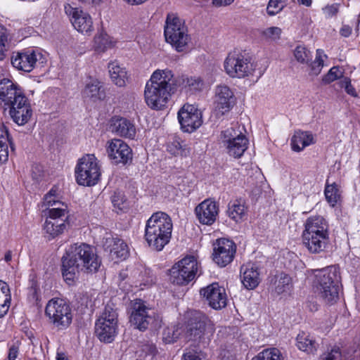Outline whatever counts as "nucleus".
<instances>
[{
  "label": "nucleus",
  "mask_w": 360,
  "mask_h": 360,
  "mask_svg": "<svg viewBox=\"0 0 360 360\" xmlns=\"http://www.w3.org/2000/svg\"><path fill=\"white\" fill-rule=\"evenodd\" d=\"M155 313L146 302L135 300L132 302L130 323L139 330H146L155 319Z\"/></svg>",
  "instance_id": "dca6fc26"
},
{
  "label": "nucleus",
  "mask_w": 360,
  "mask_h": 360,
  "mask_svg": "<svg viewBox=\"0 0 360 360\" xmlns=\"http://www.w3.org/2000/svg\"><path fill=\"white\" fill-rule=\"evenodd\" d=\"M124 1L131 6H139V5H141L144 3H146L148 0H124Z\"/></svg>",
  "instance_id": "680f3d73"
},
{
  "label": "nucleus",
  "mask_w": 360,
  "mask_h": 360,
  "mask_svg": "<svg viewBox=\"0 0 360 360\" xmlns=\"http://www.w3.org/2000/svg\"><path fill=\"white\" fill-rule=\"evenodd\" d=\"M195 213L200 223L212 225L218 216L219 206L214 200L206 199L195 207Z\"/></svg>",
  "instance_id": "5701e85b"
},
{
  "label": "nucleus",
  "mask_w": 360,
  "mask_h": 360,
  "mask_svg": "<svg viewBox=\"0 0 360 360\" xmlns=\"http://www.w3.org/2000/svg\"><path fill=\"white\" fill-rule=\"evenodd\" d=\"M297 2L300 4L305 6L307 7H309L311 5L312 0H297Z\"/></svg>",
  "instance_id": "338daca9"
},
{
  "label": "nucleus",
  "mask_w": 360,
  "mask_h": 360,
  "mask_svg": "<svg viewBox=\"0 0 360 360\" xmlns=\"http://www.w3.org/2000/svg\"><path fill=\"white\" fill-rule=\"evenodd\" d=\"M172 229V221L167 214L162 212H155L146 222L145 239L150 247L161 251L169 242Z\"/></svg>",
  "instance_id": "20e7f679"
},
{
  "label": "nucleus",
  "mask_w": 360,
  "mask_h": 360,
  "mask_svg": "<svg viewBox=\"0 0 360 360\" xmlns=\"http://www.w3.org/2000/svg\"><path fill=\"white\" fill-rule=\"evenodd\" d=\"M199 271V264L193 256H187L176 263L169 271V281L184 285L193 281Z\"/></svg>",
  "instance_id": "9b49d317"
},
{
  "label": "nucleus",
  "mask_w": 360,
  "mask_h": 360,
  "mask_svg": "<svg viewBox=\"0 0 360 360\" xmlns=\"http://www.w3.org/2000/svg\"><path fill=\"white\" fill-rule=\"evenodd\" d=\"M79 2L88 5H98L102 0H78Z\"/></svg>",
  "instance_id": "e2e57ef3"
},
{
  "label": "nucleus",
  "mask_w": 360,
  "mask_h": 360,
  "mask_svg": "<svg viewBox=\"0 0 360 360\" xmlns=\"http://www.w3.org/2000/svg\"><path fill=\"white\" fill-rule=\"evenodd\" d=\"M178 119L182 129L193 132L202 123L201 112L193 105L185 104L178 112Z\"/></svg>",
  "instance_id": "6ab92c4d"
},
{
  "label": "nucleus",
  "mask_w": 360,
  "mask_h": 360,
  "mask_svg": "<svg viewBox=\"0 0 360 360\" xmlns=\"http://www.w3.org/2000/svg\"><path fill=\"white\" fill-rule=\"evenodd\" d=\"M296 345L300 350L309 354H314L319 347L315 339L309 334L304 332L297 335Z\"/></svg>",
  "instance_id": "c9c22d12"
},
{
  "label": "nucleus",
  "mask_w": 360,
  "mask_h": 360,
  "mask_svg": "<svg viewBox=\"0 0 360 360\" xmlns=\"http://www.w3.org/2000/svg\"><path fill=\"white\" fill-rule=\"evenodd\" d=\"M45 314L49 321L58 329L67 328L72 320L70 305L62 299H51L46 306Z\"/></svg>",
  "instance_id": "f8f14e48"
},
{
  "label": "nucleus",
  "mask_w": 360,
  "mask_h": 360,
  "mask_svg": "<svg viewBox=\"0 0 360 360\" xmlns=\"http://www.w3.org/2000/svg\"><path fill=\"white\" fill-rule=\"evenodd\" d=\"M9 146L11 149L13 148L8 129L0 121V162H5L8 160Z\"/></svg>",
  "instance_id": "4c0bfd02"
},
{
  "label": "nucleus",
  "mask_w": 360,
  "mask_h": 360,
  "mask_svg": "<svg viewBox=\"0 0 360 360\" xmlns=\"http://www.w3.org/2000/svg\"><path fill=\"white\" fill-rule=\"evenodd\" d=\"M111 200L114 207H117L120 210L127 207V198L121 191H115L111 197Z\"/></svg>",
  "instance_id": "09e8293b"
},
{
  "label": "nucleus",
  "mask_w": 360,
  "mask_h": 360,
  "mask_svg": "<svg viewBox=\"0 0 360 360\" xmlns=\"http://www.w3.org/2000/svg\"><path fill=\"white\" fill-rule=\"evenodd\" d=\"M341 86L344 87L346 92L353 96L356 97L357 94L355 88L352 85L350 79L345 77L342 82H341Z\"/></svg>",
  "instance_id": "4d7b16f0"
},
{
  "label": "nucleus",
  "mask_w": 360,
  "mask_h": 360,
  "mask_svg": "<svg viewBox=\"0 0 360 360\" xmlns=\"http://www.w3.org/2000/svg\"><path fill=\"white\" fill-rule=\"evenodd\" d=\"M185 331V327L180 323L167 326L162 332V340L167 344L173 343L176 341L181 335L184 337Z\"/></svg>",
  "instance_id": "58836bf2"
},
{
  "label": "nucleus",
  "mask_w": 360,
  "mask_h": 360,
  "mask_svg": "<svg viewBox=\"0 0 360 360\" xmlns=\"http://www.w3.org/2000/svg\"><path fill=\"white\" fill-rule=\"evenodd\" d=\"M165 37L167 43L178 52L188 48L191 37L184 22L174 14H169L165 26Z\"/></svg>",
  "instance_id": "6e6552de"
},
{
  "label": "nucleus",
  "mask_w": 360,
  "mask_h": 360,
  "mask_svg": "<svg viewBox=\"0 0 360 360\" xmlns=\"http://www.w3.org/2000/svg\"><path fill=\"white\" fill-rule=\"evenodd\" d=\"M108 72L113 84L119 87L126 86L128 81L125 68L121 66L117 61H112L108 64Z\"/></svg>",
  "instance_id": "473e14b6"
},
{
  "label": "nucleus",
  "mask_w": 360,
  "mask_h": 360,
  "mask_svg": "<svg viewBox=\"0 0 360 360\" xmlns=\"http://www.w3.org/2000/svg\"><path fill=\"white\" fill-rule=\"evenodd\" d=\"M343 76V72L340 67L334 66L330 69L326 75L322 79L323 82L326 84H330Z\"/></svg>",
  "instance_id": "de8ad7c7"
},
{
  "label": "nucleus",
  "mask_w": 360,
  "mask_h": 360,
  "mask_svg": "<svg viewBox=\"0 0 360 360\" xmlns=\"http://www.w3.org/2000/svg\"><path fill=\"white\" fill-rule=\"evenodd\" d=\"M43 205L46 207L47 213L52 210H65L68 211V205L60 200V193L56 187H53L44 197Z\"/></svg>",
  "instance_id": "2f4dec72"
},
{
  "label": "nucleus",
  "mask_w": 360,
  "mask_h": 360,
  "mask_svg": "<svg viewBox=\"0 0 360 360\" xmlns=\"http://www.w3.org/2000/svg\"><path fill=\"white\" fill-rule=\"evenodd\" d=\"M110 130L117 136L134 139L136 134L135 125L126 118L113 117L110 120Z\"/></svg>",
  "instance_id": "a878e982"
},
{
  "label": "nucleus",
  "mask_w": 360,
  "mask_h": 360,
  "mask_svg": "<svg viewBox=\"0 0 360 360\" xmlns=\"http://www.w3.org/2000/svg\"><path fill=\"white\" fill-rule=\"evenodd\" d=\"M64 11L73 27L79 32L90 35L94 30L91 15L82 9L74 7L69 3L64 4Z\"/></svg>",
  "instance_id": "2eb2a0df"
},
{
  "label": "nucleus",
  "mask_w": 360,
  "mask_h": 360,
  "mask_svg": "<svg viewBox=\"0 0 360 360\" xmlns=\"http://www.w3.org/2000/svg\"><path fill=\"white\" fill-rule=\"evenodd\" d=\"M340 6V4L337 3L328 4L322 8V11L325 16L329 18L335 16L338 14Z\"/></svg>",
  "instance_id": "6e6d98bb"
},
{
  "label": "nucleus",
  "mask_w": 360,
  "mask_h": 360,
  "mask_svg": "<svg viewBox=\"0 0 360 360\" xmlns=\"http://www.w3.org/2000/svg\"><path fill=\"white\" fill-rule=\"evenodd\" d=\"M106 152L109 159L115 165H126L131 161L133 157L131 148L119 139H112L107 142Z\"/></svg>",
  "instance_id": "f3484780"
},
{
  "label": "nucleus",
  "mask_w": 360,
  "mask_h": 360,
  "mask_svg": "<svg viewBox=\"0 0 360 360\" xmlns=\"http://www.w3.org/2000/svg\"><path fill=\"white\" fill-rule=\"evenodd\" d=\"M326 56L323 51L318 49L316 51V58L314 61H310L307 65H309L308 73L309 75L314 77L318 76L323 67V57Z\"/></svg>",
  "instance_id": "a19ab883"
},
{
  "label": "nucleus",
  "mask_w": 360,
  "mask_h": 360,
  "mask_svg": "<svg viewBox=\"0 0 360 360\" xmlns=\"http://www.w3.org/2000/svg\"><path fill=\"white\" fill-rule=\"evenodd\" d=\"M248 207L242 198L231 200L228 204L226 214L236 223L243 221L246 217Z\"/></svg>",
  "instance_id": "c756f323"
},
{
  "label": "nucleus",
  "mask_w": 360,
  "mask_h": 360,
  "mask_svg": "<svg viewBox=\"0 0 360 360\" xmlns=\"http://www.w3.org/2000/svg\"><path fill=\"white\" fill-rule=\"evenodd\" d=\"M117 317L115 309L105 306L95 323V335L101 342L110 343L114 340L117 333Z\"/></svg>",
  "instance_id": "9d476101"
},
{
  "label": "nucleus",
  "mask_w": 360,
  "mask_h": 360,
  "mask_svg": "<svg viewBox=\"0 0 360 360\" xmlns=\"http://www.w3.org/2000/svg\"><path fill=\"white\" fill-rule=\"evenodd\" d=\"M296 60L302 64H308L312 59V53L305 46H297L294 51Z\"/></svg>",
  "instance_id": "37998d69"
},
{
  "label": "nucleus",
  "mask_w": 360,
  "mask_h": 360,
  "mask_svg": "<svg viewBox=\"0 0 360 360\" xmlns=\"http://www.w3.org/2000/svg\"><path fill=\"white\" fill-rule=\"evenodd\" d=\"M302 232V242L311 254H320L326 251L330 245L329 225L327 220L321 215L308 217Z\"/></svg>",
  "instance_id": "7ed1b4c3"
},
{
  "label": "nucleus",
  "mask_w": 360,
  "mask_h": 360,
  "mask_svg": "<svg viewBox=\"0 0 360 360\" xmlns=\"http://www.w3.org/2000/svg\"><path fill=\"white\" fill-rule=\"evenodd\" d=\"M105 245L106 248H109L111 259L115 262H117L119 260H124L129 256V248L127 243L121 239H107Z\"/></svg>",
  "instance_id": "cd10ccee"
},
{
  "label": "nucleus",
  "mask_w": 360,
  "mask_h": 360,
  "mask_svg": "<svg viewBox=\"0 0 360 360\" xmlns=\"http://www.w3.org/2000/svg\"><path fill=\"white\" fill-rule=\"evenodd\" d=\"M236 103L233 91L226 84L215 86L214 104L217 113L224 115L231 110Z\"/></svg>",
  "instance_id": "a211bd4d"
},
{
  "label": "nucleus",
  "mask_w": 360,
  "mask_h": 360,
  "mask_svg": "<svg viewBox=\"0 0 360 360\" xmlns=\"http://www.w3.org/2000/svg\"><path fill=\"white\" fill-rule=\"evenodd\" d=\"M236 246L233 241L219 238L214 244L213 260L220 266H225L233 259Z\"/></svg>",
  "instance_id": "4be33fe9"
},
{
  "label": "nucleus",
  "mask_w": 360,
  "mask_h": 360,
  "mask_svg": "<svg viewBox=\"0 0 360 360\" xmlns=\"http://www.w3.org/2000/svg\"><path fill=\"white\" fill-rule=\"evenodd\" d=\"M101 266V261L93 247L85 243L71 245L62 257V274L65 281L73 285L77 279L80 266L88 272H96Z\"/></svg>",
  "instance_id": "f257e3e1"
},
{
  "label": "nucleus",
  "mask_w": 360,
  "mask_h": 360,
  "mask_svg": "<svg viewBox=\"0 0 360 360\" xmlns=\"http://www.w3.org/2000/svg\"><path fill=\"white\" fill-rule=\"evenodd\" d=\"M7 108H9V115L13 122L18 125L25 124L32 115V110L26 96Z\"/></svg>",
  "instance_id": "393cba45"
},
{
  "label": "nucleus",
  "mask_w": 360,
  "mask_h": 360,
  "mask_svg": "<svg viewBox=\"0 0 360 360\" xmlns=\"http://www.w3.org/2000/svg\"><path fill=\"white\" fill-rule=\"evenodd\" d=\"M352 29L350 26L344 25L342 26L340 33L344 37H348L352 34Z\"/></svg>",
  "instance_id": "052dcab7"
},
{
  "label": "nucleus",
  "mask_w": 360,
  "mask_h": 360,
  "mask_svg": "<svg viewBox=\"0 0 360 360\" xmlns=\"http://www.w3.org/2000/svg\"><path fill=\"white\" fill-rule=\"evenodd\" d=\"M82 96L84 101L96 102L104 98L105 93L98 79L89 77L85 82L82 91Z\"/></svg>",
  "instance_id": "bb28decb"
},
{
  "label": "nucleus",
  "mask_w": 360,
  "mask_h": 360,
  "mask_svg": "<svg viewBox=\"0 0 360 360\" xmlns=\"http://www.w3.org/2000/svg\"><path fill=\"white\" fill-rule=\"evenodd\" d=\"M241 281L248 290L255 289L260 282L258 269L252 264H244L240 267Z\"/></svg>",
  "instance_id": "c85d7f7f"
},
{
  "label": "nucleus",
  "mask_w": 360,
  "mask_h": 360,
  "mask_svg": "<svg viewBox=\"0 0 360 360\" xmlns=\"http://www.w3.org/2000/svg\"><path fill=\"white\" fill-rule=\"evenodd\" d=\"M313 143L314 138L309 131H297L291 139L292 149L296 152H300Z\"/></svg>",
  "instance_id": "f704fd0d"
},
{
  "label": "nucleus",
  "mask_w": 360,
  "mask_h": 360,
  "mask_svg": "<svg viewBox=\"0 0 360 360\" xmlns=\"http://www.w3.org/2000/svg\"><path fill=\"white\" fill-rule=\"evenodd\" d=\"M283 8L284 4L282 0H269L266 6V12L269 15L273 16L280 13Z\"/></svg>",
  "instance_id": "8fccbe9b"
},
{
  "label": "nucleus",
  "mask_w": 360,
  "mask_h": 360,
  "mask_svg": "<svg viewBox=\"0 0 360 360\" xmlns=\"http://www.w3.org/2000/svg\"><path fill=\"white\" fill-rule=\"evenodd\" d=\"M41 54L34 50L17 53L12 56L11 63L18 70L30 72L35 67Z\"/></svg>",
  "instance_id": "b1692460"
},
{
  "label": "nucleus",
  "mask_w": 360,
  "mask_h": 360,
  "mask_svg": "<svg viewBox=\"0 0 360 360\" xmlns=\"http://www.w3.org/2000/svg\"><path fill=\"white\" fill-rule=\"evenodd\" d=\"M313 285L318 296L326 303L333 304L339 298L340 275L338 267L328 266L313 271Z\"/></svg>",
  "instance_id": "39448f33"
},
{
  "label": "nucleus",
  "mask_w": 360,
  "mask_h": 360,
  "mask_svg": "<svg viewBox=\"0 0 360 360\" xmlns=\"http://www.w3.org/2000/svg\"><path fill=\"white\" fill-rule=\"evenodd\" d=\"M184 338L199 345H207L214 333V325L202 312L190 311L186 315Z\"/></svg>",
  "instance_id": "423d86ee"
},
{
  "label": "nucleus",
  "mask_w": 360,
  "mask_h": 360,
  "mask_svg": "<svg viewBox=\"0 0 360 360\" xmlns=\"http://www.w3.org/2000/svg\"><path fill=\"white\" fill-rule=\"evenodd\" d=\"M21 342L19 340H13L8 344V360H15L20 354Z\"/></svg>",
  "instance_id": "864d4df0"
},
{
  "label": "nucleus",
  "mask_w": 360,
  "mask_h": 360,
  "mask_svg": "<svg viewBox=\"0 0 360 360\" xmlns=\"http://www.w3.org/2000/svg\"><path fill=\"white\" fill-rule=\"evenodd\" d=\"M292 286L291 278L286 274L279 273L271 278L269 289L273 293L281 295L289 292Z\"/></svg>",
  "instance_id": "7c9ffc66"
},
{
  "label": "nucleus",
  "mask_w": 360,
  "mask_h": 360,
  "mask_svg": "<svg viewBox=\"0 0 360 360\" xmlns=\"http://www.w3.org/2000/svg\"><path fill=\"white\" fill-rule=\"evenodd\" d=\"M223 67L226 74L232 79L250 77L256 70V65L249 54L239 50H233L228 53Z\"/></svg>",
  "instance_id": "0eeeda50"
},
{
  "label": "nucleus",
  "mask_w": 360,
  "mask_h": 360,
  "mask_svg": "<svg viewBox=\"0 0 360 360\" xmlns=\"http://www.w3.org/2000/svg\"><path fill=\"white\" fill-rule=\"evenodd\" d=\"M176 85L177 80L171 70H155L145 86L144 97L147 105L154 110L162 109L176 90Z\"/></svg>",
  "instance_id": "f03ea898"
},
{
  "label": "nucleus",
  "mask_w": 360,
  "mask_h": 360,
  "mask_svg": "<svg viewBox=\"0 0 360 360\" xmlns=\"http://www.w3.org/2000/svg\"><path fill=\"white\" fill-rule=\"evenodd\" d=\"M12 258H13L12 251H11V250L6 251L4 255V261L6 263H8V264H10L11 262L12 261Z\"/></svg>",
  "instance_id": "0e129e2a"
},
{
  "label": "nucleus",
  "mask_w": 360,
  "mask_h": 360,
  "mask_svg": "<svg viewBox=\"0 0 360 360\" xmlns=\"http://www.w3.org/2000/svg\"><path fill=\"white\" fill-rule=\"evenodd\" d=\"M168 151L175 155H184L187 156L190 153V149L187 148V146L182 141H174L167 146Z\"/></svg>",
  "instance_id": "49530a36"
},
{
  "label": "nucleus",
  "mask_w": 360,
  "mask_h": 360,
  "mask_svg": "<svg viewBox=\"0 0 360 360\" xmlns=\"http://www.w3.org/2000/svg\"><path fill=\"white\" fill-rule=\"evenodd\" d=\"M324 195L330 206L334 207L342 201L340 186L335 182L329 184L327 180L324 188Z\"/></svg>",
  "instance_id": "e433bc0d"
},
{
  "label": "nucleus",
  "mask_w": 360,
  "mask_h": 360,
  "mask_svg": "<svg viewBox=\"0 0 360 360\" xmlns=\"http://www.w3.org/2000/svg\"><path fill=\"white\" fill-rule=\"evenodd\" d=\"M234 0H212V5L215 7L226 6L231 4Z\"/></svg>",
  "instance_id": "bf43d9fd"
},
{
  "label": "nucleus",
  "mask_w": 360,
  "mask_h": 360,
  "mask_svg": "<svg viewBox=\"0 0 360 360\" xmlns=\"http://www.w3.org/2000/svg\"><path fill=\"white\" fill-rule=\"evenodd\" d=\"M56 360H68L67 355L62 352H57Z\"/></svg>",
  "instance_id": "69168bd1"
},
{
  "label": "nucleus",
  "mask_w": 360,
  "mask_h": 360,
  "mask_svg": "<svg viewBox=\"0 0 360 360\" xmlns=\"http://www.w3.org/2000/svg\"><path fill=\"white\" fill-rule=\"evenodd\" d=\"M360 27V14L359 15V17H358V23H357V27Z\"/></svg>",
  "instance_id": "774afa93"
},
{
  "label": "nucleus",
  "mask_w": 360,
  "mask_h": 360,
  "mask_svg": "<svg viewBox=\"0 0 360 360\" xmlns=\"http://www.w3.org/2000/svg\"><path fill=\"white\" fill-rule=\"evenodd\" d=\"M221 141L230 156L240 158L248 148V140L234 128H228L221 132Z\"/></svg>",
  "instance_id": "4468645a"
},
{
  "label": "nucleus",
  "mask_w": 360,
  "mask_h": 360,
  "mask_svg": "<svg viewBox=\"0 0 360 360\" xmlns=\"http://www.w3.org/2000/svg\"><path fill=\"white\" fill-rule=\"evenodd\" d=\"M184 82H185V86H188L192 91H201L204 87V82L200 77L186 78Z\"/></svg>",
  "instance_id": "603ef678"
},
{
  "label": "nucleus",
  "mask_w": 360,
  "mask_h": 360,
  "mask_svg": "<svg viewBox=\"0 0 360 360\" xmlns=\"http://www.w3.org/2000/svg\"><path fill=\"white\" fill-rule=\"evenodd\" d=\"M168 151L175 155H184L187 156L190 153V149L187 148V146L182 141H174L167 146Z\"/></svg>",
  "instance_id": "a18cd8bd"
},
{
  "label": "nucleus",
  "mask_w": 360,
  "mask_h": 360,
  "mask_svg": "<svg viewBox=\"0 0 360 360\" xmlns=\"http://www.w3.org/2000/svg\"><path fill=\"white\" fill-rule=\"evenodd\" d=\"M77 183L84 186L96 185L101 175V164L94 154H86L78 160L75 169Z\"/></svg>",
  "instance_id": "1a4fd4ad"
},
{
  "label": "nucleus",
  "mask_w": 360,
  "mask_h": 360,
  "mask_svg": "<svg viewBox=\"0 0 360 360\" xmlns=\"http://www.w3.org/2000/svg\"><path fill=\"white\" fill-rule=\"evenodd\" d=\"M255 360H283V358L278 349L269 348L259 352Z\"/></svg>",
  "instance_id": "c03bdc74"
},
{
  "label": "nucleus",
  "mask_w": 360,
  "mask_h": 360,
  "mask_svg": "<svg viewBox=\"0 0 360 360\" xmlns=\"http://www.w3.org/2000/svg\"><path fill=\"white\" fill-rule=\"evenodd\" d=\"M320 360H343L338 347L333 348L330 352L323 354Z\"/></svg>",
  "instance_id": "5fc2aeb1"
},
{
  "label": "nucleus",
  "mask_w": 360,
  "mask_h": 360,
  "mask_svg": "<svg viewBox=\"0 0 360 360\" xmlns=\"http://www.w3.org/2000/svg\"><path fill=\"white\" fill-rule=\"evenodd\" d=\"M182 360H202L199 354L193 349H188L183 355Z\"/></svg>",
  "instance_id": "13d9d810"
},
{
  "label": "nucleus",
  "mask_w": 360,
  "mask_h": 360,
  "mask_svg": "<svg viewBox=\"0 0 360 360\" xmlns=\"http://www.w3.org/2000/svg\"><path fill=\"white\" fill-rule=\"evenodd\" d=\"M24 97V91L18 83L6 78L0 81V101L5 109Z\"/></svg>",
  "instance_id": "aec40b11"
},
{
  "label": "nucleus",
  "mask_w": 360,
  "mask_h": 360,
  "mask_svg": "<svg viewBox=\"0 0 360 360\" xmlns=\"http://www.w3.org/2000/svg\"><path fill=\"white\" fill-rule=\"evenodd\" d=\"M11 296L8 284L0 280V318L8 311Z\"/></svg>",
  "instance_id": "ea45409f"
},
{
  "label": "nucleus",
  "mask_w": 360,
  "mask_h": 360,
  "mask_svg": "<svg viewBox=\"0 0 360 360\" xmlns=\"http://www.w3.org/2000/svg\"><path fill=\"white\" fill-rule=\"evenodd\" d=\"M282 30L278 27H269L261 32L262 39L266 41L276 42L281 39Z\"/></svg>",
  "instance_id": "79ce46f5"
},
{
  "label": "nucleus",
  "mask_w": 360,
  "mask_h": 360,
  "mask_svg": "<svg viewBox=\"0 0 360 360\" xmlns=\"http://www.w3.org/2000/svg\"><path fill=\"white\" fill-rule=\"evenodd\" d=\"M8 32L7 29L0 25V61L5 58L6 46L8 42Z\"/></svg>",
  "instance_id": "3c124183"
},
{
  "label": "nucleus",
  "mask_w": 360,
  "mask_h": 360,
  "mask_svg": "<svg viewBox=\"0 0 360 360\" xmlns=\"http://www.w3.org/2000/svg\"><path fill=\"white\" fill-rule=\"evenodd\" d=\"M200 295L210 307L214 309H221L227 304V295L225 288L217 283H213L200 290Z\"/></svg>",
  "instance_id": "412c9836"
},
{
  "label": "nucleus",
  "mask_w": 360,
  "mask_h": 360,
  "mask_svg": "<svg viewBox=\"0 0 360 360\" xmlns=\"http://www.w3.org/2000/svg\"><path fill=\"white\" fill-rule=\"evenodd\" d=\"M117 41L105 32L97 33L93 40V49L98 53H103L108 49L113 48Z\"/></svg>",
  "instance_id": "72a5a7b5"
},
{
  "label": "nucleus",
  "mask_w": 360,
  "mask_h": 360,
  "mask_svg": "<svg viewBox=\"0 0 360 360\" xmlns=\"http://www.w3.org/2000/svg\"><path fill=\"white\" fill-rule=\"evenodd\" d=\"M68 211L65 210H52L46 214V218L43 225L44 236L49 240L63 234L69 227Z\"/></svg>",
  "instance_id": "ddd939ff"
}]
</instances>
